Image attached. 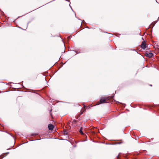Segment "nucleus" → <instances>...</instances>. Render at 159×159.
<instances>
[{
    "mask_svg": "<svg viewBox=\"0 0 159 159\" xmlns=\"http://www.w3.org/2000/svg\"><path fill=\"white\" fill-rule=\"evenodd\" d=\"M141 47L143 49H145L146 48V44L144 41L142 42L141 44Z\"/></svg>",
    "mask_w": 159,
    "mask_h": 159,
    "instance_id": "f03ea898",
    "label": "nucleus"
},
{
    "mask_svg": "<svg viewBox=\"0 0 159 159\" xmlns=\"http://www.w3.org/2000/svg\"><path fill=\"white\" fill-rule=\"evenodd\" d=\"M84 108H82V110L83 111V112H84L85 111V106L84 105Z\"/></svg>",
    "mask_w": 159,
    "mask_h": 159,
    "instance_id": "423d86ee",
    "label": "nucleus"
},
{
    "mask_svg": "<svg viewBox=\"0 0 159 159\" xmlns=\"http://www.w3.org/2000/svg\"><path fill=\"white\" fill-rule=\"evenodd\" d=\"M53 125L51 124H49L48 125V128L49 130H52L53 129Z\"/></svg>",
    "mask_w": 159,
    "mask_h": 159,
    "instance_id": "20e7f679",
    "label": "nucleus"
},
{
    "mask_svg": "<svg viewBox=\"0 0 159 159\" xmlns=\"http://www.w3.org/2000/svg\"><path fill=\"white\" fill-rule=\"evenodd\" d=\"M80 132L81 134H83V135L84 134L83 132L82 131V128H81V129H80Z\"/></svg>",
    "mask_w": 159,
    "mask_h": 159,
    "instance_id": "39448f33",
    "label": "nucleus"
},
{
    "mask_svg": "<svg viewBox=\"0 0 159 159\" xmlns=\"http://www.w3.org/2000/svg\"><path fill=\"white\" fill-rule=\"evenodd\" d=\"M83 113V111H81V113H80V115L82 114Z\"/></svg>",
    "mask_w": 159,
    "mask_h": 159,
    "instance_id": "0eeeda50",
    "label": "nucleus"
},
{
    "mask_svg": "<svg viewBox=\"0 0 159 159\" xmlns=\"http://www.w3.org/2000/svg\"><path fill=\"white\" fill-rule=\"evenodd\" d=\"M145 56L149 57H151L153 56V54L151 52H149L148 53H146L145 54Z\"/></svg>",
    "mask_w": 159,
    "mask_h": 159,
    "instance_id": "7ed1b4c3",
    "label": "nucleus"
},
{
    "mask_svg": "<svg viewBox=\"0 0 159 159\" xmlns=\"http://www.w3.org/2000/svg\"><path fill=\"white\" fill-rule=\"evenodd\" d=\"M107 98H101L100 99L99 102H98V103L97 104V105H98L101 103H103L106 102H107Z\"/></svg>",
    "mask_w": 159,
    "mask_h": 159,
    "instance_id": "f257e3e1",
    "label": "nucleus"
},
{
    "mask_svg": "<svg viewBox=\"0 0 159 159\" xmlns=\"http://www.w3.org/2000/svg\"><path fill=\"white\" fill-rule=\"evenodd\" d=\"M66 134H67V133H65Z\"/></svg>",
    "mask_w": 159,
    "mask_h": 159,
    "instance_id": "6e6552de",
    "label": "nucleus"
}]
</instances>
